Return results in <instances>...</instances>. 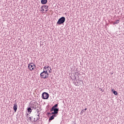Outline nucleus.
<instances>
[{"instance_id": "obj_10", "label": "nucleus", "mask_w": 124, "mask_h": 124, "mask_svg": "<svg viewBox=\"0 0 124 124\" xmlns=\"http://www.w3.org/2000/svg\"><path fill=\"white\" fill-rule=\"evenodd\" d=\"M48 2L47 0H41V3L42 4H46Z\"/></svg>"}, {"instance_id": "obj_31", "label": "nucleus", "mask_w": 124, "mask_h": 124, "mask_svg": "<svg viewBox=\"0 0 124 124\" xmlns=\"http://www.w3.org/2000/svg\"><path fill=\"white\" fill-rule=\"evenodd\" d=\"M77 75H78V73H77Z\"/></svg>"}, {"instance_id": "obj_16", "label": "nucleus", "mask_w": 124, "mask_h": 124, "mask_svg": "<svg viewBox=\"0 0 124 124\" xmlns=\"http://www.w3.org/2000/svg\"><path fill=\"white\" fill-rule=\"evenodd\" d=\"M44 68L46 69H47V70H49V69H48V68H49V66H45L44 67Z\"/></svg>"}, {"instance_id": "obj_23", "label": "nucleus", "mask_w": 124, "mask_h": 124, "mask_svg": "<svg viewBox=\"0 0 124 124\" xmlns=\"http://www.w3.org/2000/svg\"><path fill=\"white\" fill-rule=\"evenodd\" d=\"M41 9H44V8L43 6H42V7H41Z\"/></svg>"}, {"instance_id": "obj_19", "label": "nucleus", "mask_w": 124, "mask_h": 124, "mask_svg": "<svg viewBox=\"0 0 124 124\" xmlns=\"http://www.w3.org/2000/svg\"><path fill=\"white\" fill-rule=\"evenodd\" d=\"M84 112H85V111H84V110L82 109V110H81L80 113H81V114H84Z\"/></svg>"}, {"instance_id": "obj_12", "label": "nucleus", "mask_w": 124, "mask_h": 124, "mask_svg": "<svg viewBox=\"0 0 124 124\" xmlns=\"http://www.w3.org/2000/svg\"><path fill=\"white\" fill-rule=\"evenodd\" d=\"M32 110V108L31 109V108L30 107L27 108V112L28 113H29V114H31V113Z\"/></svg>"}, {"instance_id": "obj_5", "label": "nucleus", "mask_w": 124, "mask_h": 124, "mask_svg": "<svg viewBox=\"0 0 124 124\" xmlns=\"http://www.w3.org/2000/svg\"><path fill=\"white\" fill-rule=\"evenodd\" d=\"M50 111V112H52L50 113V115H55L56 116H58V114H59V111L53 109L52 108H51Z\"/></svg>"}, {"instance_id": "obj_17", "label": "nucleus", "mask_w": 124, "mask_h": 124, "mask_svg": "<svg viewBox=\"0 0 124 124\" xmlns=\"http://www.w3.org/2000/svg\"><path fill=\"white\" fill-rule=\"evenodd\" d=\"M29 119H30V121H32V120L33 119V117H32V116L30 117Z\"/></svg>"}, {"instance_id": "obj_21", "label": "nucleus", "mask_w": 124, "mask_h": 124, "mask_svg": "<svg viewBox=\"0 0 124 124\" xmlns=\"http://www.w3.org/2000/svg\"><path fill=\"white\" fill-rule=\"evenodd\" d=\"M49 68H50V70H49V73H51L52 72H51V67H49Z\"/></svg>"}, {"instance_id": "obj_6", "label": "nucleus", "mask_w": 124, "mask_h": 124, "mask_svg": "<svg viewBox=\"0 0 124 124\" xmlns=\"http://www.w3.org/2000/svg\"><path fill=\"white\" fill-rule=\"evenodd\" d=\"M36 106H37V103L36 102H34L32 103L31 105L30 106V107L32 108V109H36Z\"/></svg>"}, {"instance_id": "obj_28", "label": "nucleus", "mask_w": 124, "mask_h": 124, "mask_svg": "<svg viewBox=\"0 0 124 124\" xmlns=\"http://www.w3.org/2000/svg\"><path fill=\"white\" fill-rule=\"evenodd\" d=\"M48 9H46V11H48Z\"/></svg>"}, {"instance_id": "obj_27", "label": "nucleus", "mask_w": 124, "mask_h": 124, "mask_svg": "<svg viewBox=\"0 0 124 124\" xmlns=\"http://www.w3.org/2000/svg\"><path fill=\"white\" fill-rule=\"evenodd\" d=\"M43 11H44V9H42Z\"/></svg>"}, {"instance_id": "obj_18", "label": "nucleus", "mask_w": 124, "mask_h": 124, "mask_svg": "<svg viewBox=\"0 0 124 124\" xmlns=\"http://www.w3.org/2000/svg\"><path fill=\"white\" fill-rule=\"evenodd\" d=\"M36 112H37L38 115V114H40V113H39V112H40V110H39L38 109H36Z\"/></svg>"}, {"instance_id": "obj_25", "label": "nucleus", "mask_w": 124, "mask_h": 124, "mask_svg": "<svg viewBox=\"0 0 124 124\" xmlns=\"http://www.w3.org/2000/svg\"><path fill=\"white\" fill-rule=\"evenodd\" d=\"M28 116H29V115L28 113L27 114V118H28Z\"/></svg>"}, {"instance_id": "obj_4", "label": "nucleus", "mask_w": 124, "mask_h": 124, "mask_svg": "<svg viewBox=\"0 0 124 124\" xmlns=\"http://www.w3.org/2000/svg\"><path fill=\"white\" fill-rule=\"evenodd\" d=\"M28 67L30 71H31V70H34V68H35V65L33 63H30L28 64Z\"/></svg>"}, {"instance_id": "obj_1", "label": "nucleus", "mask_w": 124, "mask_h": 124, "mask_svg": "<svg viewBox=\"0 0 124 124\" xmlns=\"http://www.w3.org/2000/svg\"><path fill=\"white\" fill-rule=\"evenodd\" d=\"M65 22V17L64 16H62L59 19L58 21L57 22V25H62V24H63Z\"/></svg>"}, {"instance_id": "obj_7", "label": "nucleus", "mask_w": 124, "mask_h": 124, "mask_svg": "<svg viewBox=\"0 0 124 124\" xmlns=\"http://www.w3.org/2000/svg\"><path fill=\"white\" fill-rule=\"evenodd\" d=\"M58 107V104H56L55 105H54L52 108L51 109H53V110H55L56 111H60V109L58 108H57Z\"/></svg>"}, {"instance_id": "obj_14", "label": "nucleus", "mask_w": 124, "mask_h": 124, "mask_svg": "<svg viewBox=\"0 0 124 124\" xmlns=\"http://www.w3.org/2000/svg\"><path fill=\"white\" fill-rule=\"evenodd\" d=\"M43 7H44V8L45 9H49V7L47 5H43Z\"/></svg>"}, {"instance_id": "obj_29", "label": "nucleus", "mask_w": 124, "mask_h": 124, "mask_svg": "<svg viewBox=\"0 0 124 124\" xmlns=\"http://www.w3.org/2000/svg\"><path fill=\"white\" fill-rule=\"evenodd\" d=\"M33 119H34V121H35V118H33Z\"/></svg>"}, {"instance_id": "obj_24", "label": "nucleus", "mask_w": 124, "mask_h": 124, "mask_svg": "<svg viewBox=\"0 0 124 124\" xmlns=\"http://www.w3.org/2000/svg\"><path fill=\"white\" fill-rule=\"evenodd\" d=\"M47 115H51V113H50V112H47Z\"/></svg>"}, {"instance_id": "obj_20", "label": "nucleus", "mask_w": 124, "mask_h": 124, "mask_svg": "<svg viewBox=\"0 0 124 124\" xmlns=\"http://www.w3.org/2000/svg\"><path fill=\"white\" fill-rule=\"evenodd\" d=\"M46 71L47 72V69H45L44 68V71Z\"/></svg>"}, {"instance_id": "obj_2", "label": "nucleus", "mask_w": 124, "mask_h": 124, "mask_svg": "<svg viewBox=\"0 0 124 124\" xmlns=\"http://www.w3.org/2000/svg\"><path fill=\"white\" fill-rule=\"evenodd\" d=\"M42 98L43 99H48V98H49V94L46 92L43 93L42 94Z\"/></svg>"}, {"instance_id": "obj_11", "label": "nucleus", "mask_w": 124, "mask_h": 124, "mask_svg": "<svg viewBox=\"0 0 124 124\" xmlns=\"http://www.w3.org/2000/svg\"><path fill=\"white\" fill-rule=\"evenodd\" d=\"M39 115H40V113H38V114L37 115V116L36 117V118L37 119V120H33V122L35 123V122H37V121H38V120H39V119H40Z\"/></svg>"}, {"instance_id": "obj_8", "label": "nucleus", "mask_w": 124, "mask_h": 124, "mask_svg": "<svg viewBox=\"0 0 124 124\" xmlns=\"http://www.w3.org/2000/svg\"><path fill=\"white\" fill-rule=\"evenodd\" d=\"M17 108L18 106H17V103L16 102V103L14 104V110L15 111V112H16V111H17Z\"/></svg>"}, {"instance_id": "obj_9", "label": "nucleus", "mask_w": 124, "mask_h": 124, "mask_svg": "<svg viewBox=\"0 0 124 124\" xmlns=\"http://www.w3.org/2000/svg\"><path fill=\"white\" fill-rule=\"evenodd\" d=\"M55 117H57V115H56L55 114L51 116L49 118V121L50 122V121L54 120V119H55Z\"/></svg>"}, {"instance_id": "obj_22", "label": "nucleus", "mask_w": 124, "mask_h": 124, "mask_svg": "<svg viewBox=\"0 0 124 124\" xmlns=\"http://www.w3.org/2000/svg\"><path fill=\"white\" fill-rule=\"evenodd\" d=\"M46 76H48V75H49V73H48V72H46Z\"/></svg>"}, {"instance_id": "obj_30", "label": "nucleus", "mask_w": 124, "mask_h": 124, "mask_svg": "<svg viewBox=\"0 0 124 124\" xmlns=\"http://www.w3.org/2000/svg\"><path fill=\"white\" fill-rule=\"evenodd\" d=\"M75 79H76V77L75 76Z\"/></svg>"}, {"instance_id": "obj_26", "label": "nucleus", "mask_w": 124, "mask_h": 124, "mask_svg": "<svg viewBox=\"0 0 124 124\" xmlns=\"http://www.w3.org/2000/svg\"><path fill=\"white\" fill-rule=\"evenodd\" d=\"M84 110H85V111H86V110H87V108H86L85 109H84Z\"/></svg>"}, {"instance_id": "obj_15", "label": "nucleus", "mask_w": 124, "mask_h": 124, "mask_svg": "<svg viewBox=\"0 0 124 124\" xmlns=\"http://www.w3.org/2000/svg\"><path fill=\"white\" fill-rule=\"evenodd\" d=\"M120 23V20H117L116 21H115L113 23V25H116V24H119Z\"/></svg>"}, {"instance_id": "obj_3", "label": "nucleus", "mask_w": 124, "mask_h": 124, "mask_svg": "<svg viewBox=\"0 0 124 124\" xmlns=\"http://www.w3.org/2000/svg\"><path fill=\"white\" fill-rule=\"evenodd\" d=\"M46 73H47V72L46 71L42 72L40 74L41 78H43V79H47L48 76H46Z\"/></svg>"}, {"instance_id": "obj_13", "label": "nucleus", "mask_w": 124, "mask_h": 124, "mask_svg": "<svg viewBox=\"0 0 124 124\" xmlns=\"http://www.w3.org/2000/svg\"><path fill=\"white\" fill-rule=\"evenodd\" d=\"M111 91L115 95H118V92H117V91H115L114 89H112Z\"/></svg>"}]
</instances>
